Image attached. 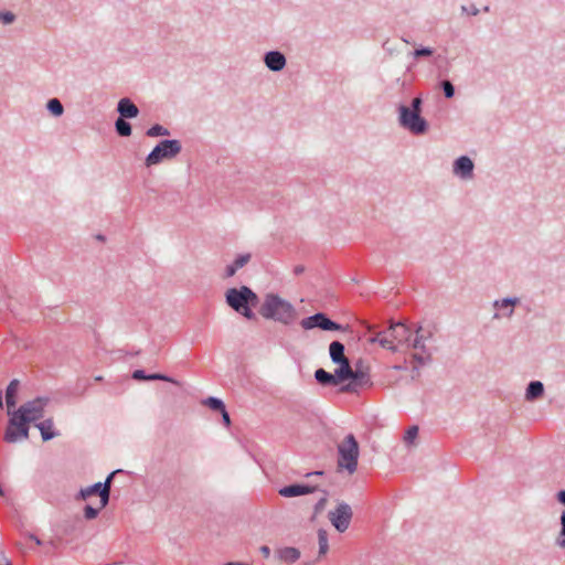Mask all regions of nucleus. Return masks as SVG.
Here are the masks:
<instances>
[{
	"label": "nucleus",
	"mask_w": 565,
	"mask_h": 565,
	"mask_svg": "<svg viewBox=\"0 0 565 565\" xmlns=\"http://www.w3.org/2000/svg\"><path fill=\"white\" fill-rule=\"evenodd\" d=\"M520 302V299L514 297V298H504V299H501V300H495L493 302V307L497 309V310H502V313L500 312H495L494 316H493V319H500L501 317H507V318H510L512 317L513 312H514V307Z\"/></svg>",
	"instance_id": "12"
},
{
	"label": "nucleus",
	"mask_w": 565,
	"mask_h": 565,
	"mask_svg": "<svg viewBox=\"0 0 565 565\" xmlns=\"http://www.w3.org/2000/svg\"><path fill=\"white\" fill-rule=\"evenodd\" d=\"M461 12H465L469 15H477L479 13V10L476 8L475 4H471L469 7L461 6Z\"/></svg>",
	"instance_id": "39"
},
{
	"label": "nucleus",
	"mask_w": 565,
	"mask_h": 565,
	"mask_svg": "<svg viewBox=\"0 0 565 565\" xmlns=\"http://www.w3.org/2000/svg\"><path fill=\"white\" fill-rule=\"evenodd\" d=\"M249 259H250V255L249 254L238 255L231 265L226 266V269H225L226 277L234 276L235 273L239 268L244 267L249 262Z\"/></svg>",
	"instance_id": "19"
},
{
	"label": "nucleus",
	"mask_w": 565,
	"mask_h": 565,
	"mask_svg": "<svg viewBox=\"0 0 565 565\" xmlns=\"http://www.w3.org/2000/svg\"><path fill=\"white\" fill-rule=\"evenodd\" d=\"M36 427L39 428L44 441H47L58 435L54 429V423L52 418L40 422L36 424Z\"/></svg>",
	"instance_id": "18"
},
{
	"label": "nucleus",
	"mask_w": 565,
	"mask_h": 565,
	"mask_svg": "<svg viewBox=\"0 0 565 565\" xmlns=\"http://www.w3.org/2000/svg\"><path fill=\"white\" fill-rule=\"evenodd\" d=\"M259 551H260V553L263 554L264 557H268L270 555V548L267 545H263L259 548Z\"/></svg>",
	"instance_id": "42"
},
{
	"label": "nucleus",
	"mask_w": 565,
	"mask_h": 565,
	"mask_svg": "<svg viewBox=\"0 0 565 565\" xmlns=\"http://www.w3.org/2000/svg\"><path fill=\"white\" fill-rule=\"evenodd\" d=\"M49 399L45 397H36L21 405L15 412L23 416L26 423H32L43 417L44 408L47 405Z\"/></svg>",
	"instance_id": "9"
},
{
	"label": "nucleus",
	"mask_w": 565,
	"mask_h": 565,
	"mask_svg": "<svg viewBox=\"0 0 565 565\" xmlns=\"http://www.w3.org/2000/svg\"><path fill=\"white\" fill-rule=\"evenodd\" d=\"M556 498L559 503L565 505V490H559L556 494Z\"/></svg>",
	"instance_id": "41"
},
{
	"label": "nucleus",
	"mask_w": 565,
	"mask_h": 565,
	"mask_svg": "<svg viewBox=\"0 0 565 565\" xmlns=\"http://www.w3.org/2000/svg\"><path fill=\"white\" fill-rule=\"evenodd\" d=\"M473 168L472 160L467 156H461V179H472Z\"/></svg>",
	"instance_id": "27"
},
{
	"label": "nucleus",
	"mask_w": 565,
	"mask_h": 565,
	"mask_svg": "<svg viewBox=\"0 0 565 565\" xmlns=\"http://www.w3.org/2000/svg\"><path fill=\"white\" fill-rule=\"evenodd\" d=\"M338 467L353 473L358 467L359 445L352 434L348 435L338 446Z\"/></svg>",
	"instance_id": "5"
},
{
	"label": "nucleus",
	"mask_w": 565,
	"mask_h": 565,
	"mask_svg": "<svg viewBox=\"0 0 565 565\" xmlns=\"http://www.w3.org/2000/svg\"><path fill=\"white\" fill-rule=\"evenodd\" d=\"M0 495L1 497H4V490L2 489V487L0 486Z\"/></svg>",
	"instance_id": "45"
},
{
	"label": "nucleus",
	"mask_w": 565,
	"mask_h": 565,
	"mask_svg": "<svg viewBox=\"0 0 565 565\" xmlns=\"http://www.w3.org/2000/svg\"><path fill=\"white\" fill-rule=\"evenodd\" d=\"M266 66L274 72L281 71L286 65V58L282 53L278 51H270L264 57Z\"/></svg>",
	"instance_id": "13"
},
{
	"label": "nucleus",
	"mask_w": 565,
	"mask_h": 565,
	"mask_svg": "<svg viewBox=\"0 0 565 565\" xmlns=\"http://www.w3.org/2000/svg\"><path fill=\"white\" fill-rule=\"evenodd\" d=\"M561 525H562V530H561L562 539L558 540V545H561L562 547H565V511H563V513L561 515Z\"/></svg>",
	"instance_id": "37"
},
{
	"label": "nucleus",
	"mask_w": 565,
	"mask_h": 565,
	"mask_svg": "<svg viewBox=\"0 0 565 565\" xmlns=\"http://www.w3.org/2000/svg\"><path fill=\"white\" fill-rule=\"evenodd\" d=\"M0 565H11V563L9 561H6L3 564Z\"/></svg>",
	"instance_id": "46"
},
{
	"label": "nucleus",
	"mask_w": 565,
	"mask_h": 565,
	"mask_svg": "<svg viewBox=\"0 0 565 565\" xmlns=\"http://www.w3.org/2000/svg\"><path fill=\"white\" fill-rule=\"evenodd\" d=\"M181 143L179 140H162L146 158V166L151 167L159 164L163 160L177 157L181 152Z\"/></svg>",
	"instance_id": "6"
},
{
	"label": "nucleus",
	"mask_w": 565,
	"mask_h": 565,
	"mask_svg": "<svg viewBox=\"0 0 565 565\" xmlns=\"http://www.w3.org/2000/svg\"><path fill=\"white\" fill-rule=\"evenodd\" d=\"M349 380L350 382L341 387V392L359 393L361 390L373 386L369 371L359 366L354 369V373L349 377Z\"/></svg>",
	"instance_id": "8"
},
{
	"label": "nucleus",
	"mask_w": 565,
	"mask_h": 565,
	"mask_svg": "<svg viewBox=\"0 0 565 565\" xmlns=\"http://www.w3.org/2000/svg\"><path fill=\"white\" fill-rule=\"evenodd\" d=\"M260 313L266 319H271L284 324H290L296 320L295 307L277 295L266 296L260 309Z\"/></svg>",
	"instance_id": "2"
},
{
	"label": "nucleus",
	"mask_w": 565,
	"mask_h": 565,
	"mask_svg": "<svg viewBox=\"0 0 565 565\" xmlns=\"http://www.w3.org/2000/svg\"><path fill=\"white\" fill-rule=\"evenodd\" d=\"M419 332L420 328H417L414 334L411 327L397 322L391 324L386 330L377 332L372 341L393 351L403 347L412 348L414 351L412 353L413 359L418 365H423L429 360L430 354L425 350V345L422 342L423 335H419Z\"/></svg>",
	"instance_id": "1"
},
{
	"label": "nucleus",
	"mask_w": 565,
	"mask_h": 565,
	"mask_svg": "<svg viewBox=\"0 0 565 565\" xmlns=\"http://www.w3.org/2000/svg\"><path fill=\"white\" fill-rule=\"evenodd\" d=\"M116 131L121 137H128L131 135V126L124 118L119 117L115 122Z\"/></svg>",
	"instance_id": "29"
},
{
	"label": "nucleus",
	"mask_w": 565,
	"mask_h": 565,
	"mask_svg": "<svg viewBox=\"0 0 565 565\" xmlns=\"http://www.w3.org/2000/svg\"><path fill=\"white\" fill-rule=\"evenodd\" d=\"M398 111L401 126L413 135H422L427 130V121L420 116V97H415L409 106L401 105Z\"/></svg>",
	"instance_id": "3"
},
{
	"label": "nucleus",
	"mask_w": 565,
	"mask_h": 565,
	"mask_svg": "<svg viewBox=\"0 0 565 565\" xmlns=\"http://www.w3.org/2000/svg\"><path fill=\"white\" fill-rule=\"evenodd\" d=\"M132 377L135 380H139V381L140 380H148V381L160 380V381L173 382L172 379H170L169 376L162 375V374L154 373V374L147 375L143 370H136L132 373Z\"/></svg>",
	"instance_id": "24"
},
{
	"label": "nucleus",
	"mask_w": 565,
	"mask_h": 565,
	"mask_svg": "<svg viewBox=\"0 0 565 565\" xmlns=\"http://www.w3.org/2000/svg\"><path fill=\"white\" fill-rule=\"evenodd\" d=\"M312 491H313V489L308 486L291 484V486L281 488L279 490V494L285 498H291V497L303 495V494L310 493Z\"/></svg>",
	"instance_id": "15"
},
{
	"label": "nucleus",
	"mask_w": 565,
	"mask_h": 565,
	"mask_svg": "<svg viewBox=\"0 0 565 565\" xmlns=\"http://www.w3.org/2000/svg\"><path fill=\"white\" fill-rule=\"evenodd\" d=\"M319 554L324 555L329 550L328 533L326 530L318 531Z\"/></svg>",
	"instance_id": "30"
},
{
	"label": "nucleus",
	"mask_w": 565,
	"mask_h": 565,
	"mask_svg": "<svg viewBox=\"0 0 565 565\" xmlns=\"http://www.w3.org/2000/svg\"><path fill=\"white\" fill-rule=\"evenodd\" d=\"M300 326L305 330H311L313 328H320L326 331H342L343 327L332 320H330L324 313L318 312L313 316L307 317L300 321Z\"/></svg>",
	"instance_id": "11"
},
{
	"label": "nucleus",
	"mask_w": 565,
	"mask_h": 565,
	"mask_svg": "<svg viewBox=\"0 0 565 565\" xmlns=\"http://www.w3.org/2000/svg\"><path fill=\"white\" fill-rule=\"evenodd\" d=\"M204 404L214 411L222 412L225 408L224 403L215 397H209L204 401Z\"/></svg>",
	"instance_id": "33"
},
{
	"label": "nucleus",
	"mask_w": 565,
	"mask_h": 565,
	"mask_svg": "<svg viewBox=\"0 0 565 565\" xmlns=\"http://www.w3.org/2000/svg\"><path fill=\"white\" fill-rule=\"evenodd\" d=\"M226 301L235 311L243 315L245 318H255V315L249 308V305L254 306L257 302V296L248 287L243 286L239 289H228L226 291Z\"/></svg>",
	"instance_id": "4"
},
{
	"label": "nucleus",
	"mask_w": 565,
	"mask_h": 565,
	"mask_svg": "<svg viewBox=\"0 0 565 565\" xmlns=\"http://www.w3.org/2000/svg\"><path fill=\"white\" fill-rule=\"evenodd\" d=\"M433 53H434V51L429 47H420V49H416L414 51V56L415 57L430 56Z\"/></svg>",
	"instance_id": "38"
},
{
	"label": "nucleus",
	"mask_w": 565,
	"mask_h": 565,
	"mask_svg": "<svg viewBox=\"0 0 565 565\" xmlns=\"http://www.w3.org/2000/svg\"><path fill=\"white\" fill-rule=\"evenodd\" d=\"M544 394V385L540 381H532L529 383L525 391L526 401L533 402L541 398Z\"/></svg>",
	"instance_id": "17"
},
{
	"label": "nucleus",
	"mask_w": 565,
	"mask_h": 565,
	"mask_svg": "<svg viewBox=\"0 0 565 565\" xmlns=\"http://www.w3.org/2000/svg\"><path fill=\"white\" fill-rule=\"evenodd\" d=\"M278 555L281 559L289 563H295L300 557L299 551L295 547H284L278 551Z\"/></svg>",
	"instance_id": "26"
},
{
	"label": "nucleus",
	"mask_w": 565,
	"mask_h": 565,
	"mask_svg": "<svg viewBox=\"0 0 565 565\" xmlns=\"http://www.w3.org/2000/svg\"><path fill=\"white\" fill-rule=\"evenodd\" d=\"M117 473V471L111 472L106 481L102 483V500H99V509H104L109 501V493H110V487H111V480L114 476Z\"/></svg>",
	"instance_id": "22"
},
{
	"label": "nucleus",
	"mask_w": 565,
	"mask_h": 565,
	"mask_svg": "<svg viewBox=\"0 0 565 565\" xmlns=\"http://www.w3.org/2000/svg\"><path fill=\"white\" fill-rule=\"evenodd\" d=\"M117 110L121 118H135L139 113L138 107L129 98H121L118 103Z\"/></svg>",
	"instance_id": "14"
},
{
	"label": "nucleus",
	"mask_w": 565,
	"mask_h": 565,
	"mask_svg": "<svg viewBox=\"0 0 565 565\" xmlns=\"http://www.w3.org/2000/svg\"><path fill=\"white\" fill-rule=\"evenodd\" d=\"M221 413H222V417H223V422H224L225 426H230L231 419H230L228 413L226 412L225 408Z\"/></svg>",
	"instance_id": "40"
},
{
	"label": "nucleus",
	"mask_w": 565,
	"mask_h": 565,
	"mask_svg": "<svg viewBox=\"0 0 565 565\" xmlns=\"http://www.w3.org/2000/svg\"><path fill=\"white\" fill-rule=\"evenodd\" d=\"M18 390L19 381L12 380L6 390V403L8 406V411H11V408L15 406Z\"/></svg>",
	"instance_id": "20"
},
{
	"label": "nucleus",
	"mask_w": 565,
	"mask_h": 565,
	"mask_svg": "<svg viewBox=\"0 0 565 565\" xmlns=\"http://www.w3.org/2000/svg\"><path fill=\"white\" fill-rule=\"evenodd\" d=\"M10 416L3 439L7 443H17L29 437V423L15 411H8Z\"/></svg>",
	"instance_id": "7"
},
{
	"label": "nucleus",
	"mask_w": 565,
	"mask_h": 565,
	"mask_svg": "<svg viewBox=\"0 0 565 565\" xmlns=\"http://www.w3.org/2000/svg\"><path fill=\"white\" fill-rule=\"evenodd\" d=\"M339 367L334 371L338 384L349 380L354 373V370L350 365L349 359L338 362Z\"/></svg>",
	"instance_id": "16"
},
{
	"label": "nucleus",
	"mask_w": 565,
	"mask_h": 565,
	"mask_svg": "<svg viewBox=\"0 0 565 565\" xmlns=\"http://www.w3.org/2000/svg\"><path fill=\"white\" fill-rule=\"evenodd\" d=\"M315 377L322 385H338L334 374H331L323 369H318L315 373Z\"/></svg>",
	"instance_id": "23"
},
{
	"label": "nucleus",
	"mask_w": 565,
	"mask_h": 565,
	"mask_svg": "<svg viewBox=\"0 0 565 565\" xmlns=\"http://www.w3.org/2000/svg\"><path fill=\"white\" fill-rule=\"evenodd\" d=\"M324 502H326V499H324V498H323V499H321V500L317 503L316 509L318 510V509L322 508V507H323V504H324Z\"/></svg>",
	"instance_id": "44"
},
{
	"label": "nucleus",
	"mask_w": 565,
	"mask_h": 565,
	"mask_svg": "<svg viewBox=\"0 0 565 565\" xmlns=\"http://www.w3.org/2000/svg\"><path fill=\"white\" fill-rule=\"evenodd\" d=\"M330 358L334 363L348 359L344 354V345L339 341L331 342L329 347Z\"/></svg>",
	"instance_id": "21"
},
{
	"label": "nucleus",
	"mask_w": 565,
	"mask_h": 565,
	"mask_svg": "<svg viewBox=\"0 0 565 565\" xmlns=\"http://www.w3.org/2000/svg\"><path fill=\"white\" fill-rule=\"evenodd\" d=\"M102 509L98 508H93L92 505L87 504L85 508H84V516L86 520H94L97 518L99 511Z\"/></svg>",
	"instance_id": "34"
},
{
	"label": "nucleus",
	"mask_w": 565,
	"mask_h": 565,
	"mask_svg": "<svg viewBox=\"0 0 565 565\" xmlns=\"http://www.w3.org/2000/svg\"><path fill=\"white\" fill-rule=\"evenodd\" d=\"M419 428L416 425L408 427L404 434L403 440L407 446H414L418 437Z\"/></svg>",
	"instance_id": "28"
},
{
	"label": "nucleus",
	"mask_w": 565,
	"mask_h": 565,
	"mask_svg": "<svg viewBox=\"0 0 565 565\" xmlns=\"http://www.w3.org/2000/svg\"><path fill=\"white\" fill-rule=\"evenodd\" d=\"M483 11H484V12H488V11H489V7H488V6H487V7H484V8H483Z\"/></svg>",
	"instance_id": "47"
},
{
	"label": "nucleus",
	"mask_w": 565,
	"mask_h": 565,
	"mask_svg": "<svg viewBox=\"0 0 565 565\" xmlns=\"http://www.w3.org/2000/svg\"><path fill=\"white\" fill-rule=\"evenodd\" d=\"M15 17L12 12L10 11H6V12H1L0 13V21L3 23V24H10L14 21Z\"/></svg>",
	"instance_id": "36"
},
{
	"label": "nucleus",
	"mask_w": 565,
	"mask_h": 565,
	"mask_svg": "<svg viewBox=\"0 0 565 565\" xmlns=\"http://www.w3.org/2000/svg\"><path fill=\"white\" fill-rule=\"evenodd\" d=\"M102 482H97L93 486H89L87 488H84V489H81L77 498L82 499V500H87L88 498H90L92 495H95V494H98L99 498L102 499Z\"/></svg>",
	"instance_id": "25"
},
{
	"label": "nucleus",
	"mask_w": 565,
	"mask_h": 565,
	"mask_svg": "<svg viewBox=\"0 0 565 565\" xmlns=\"http://www.w3.org/2000/svg\"><path fill=\"white\" fill-rule=\"evenodd\" d=\"M440 85L447 98H450L455 95V87L449 81H443Z\"/></svg>",
	"instance_id": "35"
},
{
	"label": "nucleus",
	"mask_w": 565,
	"mask_h": 565,
	"mask_svg": "<svg viewBox=\"0 0 565 565\" xmlns=\"http://www.w3.org/2000/svg\"><path fill=\"white\" fill-rule=\"evenodd\" d=\"M352 515L351 507L348 503L342 502L339 503L333 511L329 512L328 518L337 531L343 533L348 530Z\"/></svg>",
	"instance_id": "10"
},
{
	"label": "nucleus",
	"mask_w": 565,
	"mask_h": 565,
	"mask_svg": "<svg viewBox=\"0 0 565 565\" xmlns=\"http://www.w3.org/2000/svg\"><path fill=\"white\" fill-rule=\"evenodd\" d=\"M452 170L456 175H459V158L454 160Z\"/></svg>",
	"instance_id": "43"
},
{
	"label": "nucleus",
	"mask_w": 565,
	"mask_h": 565,
	"mask_svg": "<svg viewBox=\"0 0 565 565\" xmlns=\"http://www.w3.org/2000/svg\"><path fill=\"white\" fill-rule=\"evenodd\" d=\"M47 109L54 115V116H61L64 111L62 103L57 98H52L47 103Z\"/></svg>",
	"instance_id": "31"
},
{
	"label": "nucleus",
	"mask_w": 565,
	"mask_h": 565,
	"mask_svg": "<svg viewBox=\"0 0 565 565\" xmlns=\"http://www.w3.org/2000/svg\"><path fill=\"white\" fill-rule=\"evenodd\" d=\"M146 135L148 137H158V136H169L170 132L167 128L157 124V125H153L152 127H150L147 130Z\"/></svg>",
	"instance_id": "32"
}]
</instances>
